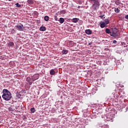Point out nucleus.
Here are the masks:
<instances>
[{"label":"nucleus","mask_w":128,"mask_h":128,"mask_svg":"<svg viewBox=\"0 0 128 128\" xmlns=\"http://www.w3.org/2000/svg\"><path fill=\"white\" fill-rule=\"evenodd\" d=\"M100 26L102 28H106V25L104 24V22H100Z\"/></svg>","instance_id":"0eeeda50"},{"label":"nucleus","mask_w":128,"mask_h":128,"mask_svg":"<svg viewBox=\"0 0 128 128\" xmlns=\"http://www.w3.org/2000/svg\"><path fill=\"white\" fill-rule=\"evenodd\" d=\"M90 2H98L100 0H89Z\"/></svg>","instance_id":"393cba45"},{"label":"nucleus","mask_w":128,"mask_h":128,"mask_svg":"<svg viewBox=\"0 0 128 128\" xmlns=\"http://www.w3.org/2000/svg\"><path fill=\"white\" fill-rule=\"evenodd\" d=\"M80 19L78 18H74L72 19V22H74V24H76L77 22H78Z\"/></svg>","instance_id":"6e6552de"},{"label":"nucleus","mask_w":128,"mask_h":128,"mask_svg":"<svg viewBox=\"0 0 128 128\" xmlns=\"http://www.w3.org/2000/svg\"><path fill=\"white\" fill-rule=\"evenodd\" d=\"M104 15H102V16H99V18H102V20H104V18H106L105 17H104Z\"/></svg>","instance_id":"412c9836"},{"label":"nucleus","mask_w":128,"mask_h":128,"mask_svg":"<svg viewBox=\"0 0 128 128\" xmlns=\"http://www.w3.org/2000/svg\"><path fill=\"white\" fill-rule=\"evenodd\" d=\"M92 8L94 10H96L100 8V2L96 1L94 2L93 5L92 6Z\"/></svg>","instance_id":"7ed1b4c3"},{"label":"nucleus","mask_w":128,"mask_h":128,"mask_svg":"<svg viewBox=\"0 0 128 128\" xmlns=\"http://www.w3.org/2000/svg\"><path fill=\"white\" fill-rule=\"evenodd\" d=\"M40 32H46V28L44 26H41L40 28Z\"/></svg>","instance_id":"9d476101"},{"label":"nucleus","mask_w":128,"mask_h":128,"mask_svg":"<svg viewBox=\"0 0 128 128\" xmlns=\"http://www.w3.org/2000/svg\"><path fill=\"white\" fill-rule=\"evenodd\" d=\"M114 12H115L118 14V12H120V10H118V8H115Z\"/></svg>","instance_id":"a211bd4d"},{"label":"nucleus","mask_w":128,"mask_h":128,"mask_svg":"<svg viewBox=\"0 0 128 128\" xmlns=\"http://www.w3.org/2000/svg\"><path fill=\"white\" fill-rule=\"evenodd\" d=\"M68 52V50H64L62 51V54H66Z\"/></svg>","instance_id":"f3484780"},{"label":"nucleus","mask_w":128,"mask_h":128,"mask_svg":"<svg viewBox=\"0 0 128 128\" xmlns=\"http://www.w3.org/2000/svg\"><path fill=\"white\" fill-rule=\"evenodd\" d=\"M3 94L2 95V98L4 100H10L12 96V93L8 91V90L6 89H4L3 91Z\"/></svg>","instance_id":"f257e3e1"},{"label":"nucleus","mask_w":128,"mask_h":128,"mask_svg":"<svg viewBox=\"0 0 128 128\" xmlns=\"http://www.w3.org/2000/svg\"><path fill=\"white\" fill-rule=\"evenodd\" d=\"M0 98H2V96H0Z\"/></svg>","instance_id":"7c9ffc66"},{"label":"nucleus","mask_w":128,"mask_h":128,"mask_svg":"<svg viewBox=\"0 0 128 128\" xmlns=\"http://www.w3.org/2000/svg\"><path fill=\"white\" fill-rule=\"evenodd\" d=\"M80 8V6H78V8Z\"/></svg>","instance_id":"c85d7f7f"},{"label":"nucleus","mask_w":128,"mask_h":128,"mask_svg":"<svg viewBox=\"0 0 128 128\" xmlns=\"http://www.w3.org/2000/svg\"><path fill=\"white\" fill-rule=\"evenodd\" d=\"M10 1H12V0H8V2H10Z\"/></svg>","instance_id":"c756f323"},{"label":"nucleus","mask_w":128,"mask_h":128,"mask_svg":"<svg viewBox=\"0 0 128 128\" xmlns=\"http://www.w3.org/2000/svg\"><path fill=\"white\" fill-rule=\"evenodd\" d=\"M15 4L17 8H20L22 6V5L18 3H16Z\"/></svg>","instance_id":"aec40b11"},{"label":"nucleus","mask_w":128,"mask_h":128,"mask_svg":"<svg viewBox=\"0 0 128 128\" xmlns=\"http://www.w3.org/2000/svg\"><path fill=\"white\" fill-rule=\"evenodd\" d=\"M125 18H126V20H128V15H126L125 16Z\"/></svg>","instance_id":"cd10ccee"},{"label":"nucleus","mask_w":128,"mask_h":128,"mask_svg":"<svg viewBox=\"0 0 128 128\" xmlns=\"http://www.w3.org/2000/svg\"><path fill=\"white\" fill-rule=\"evenodd\" d=\"M115 4H116V6H118V4H120V0H118L116 1Z\"/></svg>","instance_id":"4be33fe9"},{"label":"nucleus","mask_w":128,"mask_h":128,"mask_svg":"<svg viewBox=\"0 0 128 128\" xmlns=\"http://www.w3.org/2000/svg\"><path fill=\"white\" fill-rule=\"evenodd\" d=\"M15 26L17 28L18 30H20V32L24 30V25H22V24H18Z\"/></svg>","instance_id":"20e7f679"},{"label":"nucleus","mask_w":128,"mask_h":128,"mask_svg":"<svg viewBox=\"0 0 128 128\" xmlns=\"http://www.w3.org/2000/svg\"><path fill=\"white\" fill-rule=\"evenodd\" d=\"M117 42L116 40H113L112 43L113 44H116Z\"/></svg>","instance_id":"bb28decb"},{"label":"nucleus","mask_w":128,"mask_h":128,"mask_svg":"<svg viewBox=\"0 0 128 128\" xmlns=\"http://www.w3.org/2000/svg\"><path fill=\"white\" fill-rule=\"evenodd\" d=\"M85 32L86 34H92V30L90 29L88 30H85Z\"/></svg>","instance_id":"1a4fd4ad"},{"label":"nucleus","mask_w":128,"mask_h":128,"mask_svg":"<svg viewBox=\"0 0 128 128\" xmlns=\"http://www.w3.org/2000/svg\"><path fill=\"white\" fill-rule=\"evenodd\" d=\"M54 20H58V18L57 16H55L54 17Z\"/></svg>","instance_id":"a878e982"},{"label":"nucleus","mask_w":128,"mask_h":128,"mask_svg":"<svg viewBox=\"0 0 128 128\" xmlns=\"http://www.w3.org/2000/svg\"><path fill=\"white\" fill-rule=\"evenodd\" d=\"M27 2H28V4H34V0H28Z\"/></svg>","instance_id":"dca6fc26"},{"label":"nucleus","mask_w":128,"mask_h":128,"mask_svg":"<svg viewBox=\"0 0 128 128\" xmlns=\"http://www.w3.org/2000/svg\"><path fill=\"white\" fill-rule=\"evenodd\" d=\"M56 74V72L54 71V69H52L50 70V74L51 76H54V74Z\"/></svg>","instance_id":"f8f14e48"},{"label":"nucleus","mask_w":128,"mask_h":128,"mask_svg":"<svg viewBox=\"0 0 128 128\" xmlns=\"http://www.w3.org/2000/svg\"><path fill=\"white\" fill-rule=\"evenodd\" d=\"M104 23L106 26L107 24H110V20L108 19H105Z\"/></svg>","instance_id":"2eb2a0df"},{"label":"nucleus","mask_w":128,"mask_h":128,"mask_svg":"<svg viewBox=\"0 0 128 128\" xmlns=\"http://www.w3.org/2000/svg\"><path fill=\"white\" fill-rule=\"evenodd\" d=\"M26 82H28L30 86H32V78L30 77H28L26 78Z\"/></svg>","instance_id":"423d86ee"},{"label":"nucleus","mask_w":128,"mask_h":128,"mask_svg":"<svg viewBox=\"0 0 128 128\" xmlns=\"http://www.w3.org/2000/svg\"><path fill=\"white\" fill-rule=\"evenodd\" d=\"M30 112H32V114H34V112H36V109L34 108H31Z\"/></svg>","instance_id":"6ab92c4d"},{"label":"nucleus","mask_w":128,"mask_h":128,"mask_svg":"<svg viewBox=\"0 0 128 128\" xmlns=\"http://www.w3.org/2000/svg\"><path fill=\"white\" fill-rule=\"evenodd\" d=\"M58 21L60 22V24H64V18H60Z\"/></svg>","instance_id":"9b49d317"},{"label":"nucleus","mask_w":128,"mask_h":128,"mask_svg":"<svg viewBox=\"0 0 128 128\" xmlns=\"http://www.w3.org/2000/svg\"><path fill=\"white\" fill-rule=\"evenodd\" d=\"M106 34H110V36H114V37H116V36H118V32H110V29L108 28H106Z\"/></svg>","instance_id":"f03ea898"},{"label":"nucleus","mask_w":128,"mask_h":128,"mask_svg":"<svg viewBox=\"0 0 128 128\" xmlns=\"http://www.w3.org/2000/svg\"><path fill=\"white\" fill-rule=\"evenodd\" d=\"M40 78V75L38 74H34V76H31V78L32 82H34V80H38Z\"/></svg>","instance_id":"39448f33"},{"label":"nucleus","mask_w":128,"mask_h":128,"mask_svg":"<svg viewBox=\"0 0 128 128\" xmlns=\"http://www.w3.org/2000/svg\"><path fill=\"white\" fill-rule=\"evenodd\" d=\"M44 20H46V22H48L50 20V17L48 16H46L44 17Z\"/></svg>","instance_id":"4468645a"},{"label":"nucleus","mask_w":128,"mask_h":128,"mask_svg":"<svg viewBox=\"0 0 128 128\" xmlns=\"http://www.w3.org/2000/svg\"><path fill=\"white\" fill-rule=\"evenodd\" d=\"M8 46H14V42H10L8 43Z\"/></svg>","instance_id":"ddd939ff"},{"label":"nucleus","mask_w":128,"mask_h":128,"mask_svg":"<svg viewBox=\"0 0 128 128\" xmlns=\"http://www.w3.org/2000/svg\"><path fill=\"white\" fill-rule=\"evenodd\" d=\"M60 14H66V10H63L61 11Z\"/></svg>","instance_id":"b1692460"},{"label":"nucleus","mask_w":128,"mask_h":128,"mask_svg":"<svg viewBox=\"0 0 128 128\" xmlns=\"http://www.w3.org/2000/svg\"><path fill=\"white\" fill-rule=\"evenodd\" d=\"M12 34H16V30L12 28L11 30Z\"/></svg>","instance_id":"5701e85b"}]
</instances>
